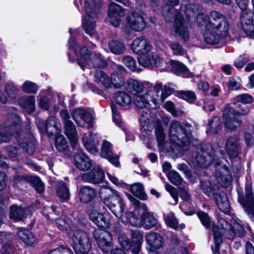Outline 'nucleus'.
Returning <instances> with one entry per match:
<instances>
[{
	"mask_svg": "<svg viewBox=\"0 0 254 254\" xmlns=\"http://www.w3.org/2000/svg\"><path fill=\"white\" fill-rule=\"evenodd\" d=\"M215 178L217 182L223 187H228L232 182L231 170L225 164L216 162Z\"/></svg>",
	"mask_w": 254,
	"mask_h": 254,
	"instance_id": "17",
	"label": "nucleus"
},
{
	"mask_svg": "<svg viewBox=\"0 0 254 254\" xmlns=\"http://www.w3.org/2000/svg\"><path fill=\"white\" fill-rule=\"evenodd\" d=\"M169 134L171 141L183 150L187 149L190 143V132L183 129L177 121H174L171 124Z\"/></svg>",
	"mask_w": 254,
	"mask_h": 254,
	"instance_id": "11",
	"label": "nucleus"
},
{
	"mask_svg": "<svg viewBox=\"0 0 254 254\" xmlns=\"http://www.w3.org/2000/svg\"><path fill=\"white\" fill-rule=\"evenodd\" d=\"M130 235L132 241L134 243L141 244L143 242V233L138 229L131 230Z\"/></svg>",
	"mask_w": 254,
	"mask_h": 254,
	"instance_id": "57",
	"label": "nucleus"
},
{
	"mask_svg": "<svg viewBox=\"0 0 254 254\" xmlns=\"http://www.w3.org/2000/svg\"><path fill=\"white\" fill-rule=\"evenodd\" d=\"M17 252V246L11 243H5L0 251L1 254H16Z\"/></svg>",
	"mask_w": 254,
	"mask_h": 254,
	"instance_id": "54",
	"label": "nucleus"
},
{
	"mask_svg": "<svg viewBox=\"0 0 254 254\" xmlns=\"http://www.w3.org/2000/svg\"><path fill=\"white\" fill-rule=\"evenodd\" d=\"M118 217L122 218V221L125 223H128L132 226L136 227H141L142 225V217H141L138 214H135L132 212H128L126 213L125 216Z\"/></svg>",
	"mask_w": 254,
	"mask_h": 254,
	"instance_id": "34",
	"label": "nucleus"
},
{
	"mask_svg": "<svg viewBox=\"0 0 254 254\" xmlns=\"http://www.w3.org/2000/svg\"><path fill=\"white\" fill-rule=\"evenodd\" d=\"M197 215L200 220L202 224L206 228H209L211 226V221L208 214L203 211H199Z\"/></svg>",
	"mask_w": 254,
	"mask_h": 254,
	"instance_id": "56",
	"label": "nucleus"
},
{
	"mask_svg": "<svg viewBox=\"0 0 254 254\" xmlns=\"http://www.w3.org/2000/svg\"><path fill=\"white\" fill-rule=\"evenodd\" d=\"M110 88L113 85L116 88L122 87L125 82L124 78L116 72H113L110 78Z\"/></svg>",
	"mask_w": 254,
	"mask_h": 254,
	"instance_id": "46",
	"label": "nucleus"
},
{
	"mask_svg": "<svg viewBox=\"0 0 254 254\" xmlns=\"http://www.w3.org/2000/svg\"><path fill=\"white\" fill-rule=\"evenodd\" d=\"M196 22L198 27L204 28V39L208 44H216L229 35V22L223 14L217 11L210 12L208 16L203 13L198 14Z\"/></svg>",
	"mask_w": 254,
	"mask_h": 254,
	"instance_id": "1",
	"label": "nucleus"
},
{
	"mask_svg": "<svg viewBox=\"0 0 254 254\" xmlns=\"http://www.w3.org/2000/svg\"><path fill=\"white\" fill-rule=\"evenodd\" d=\"M104 178V172L99 165L94 167L91 171L84 173L81 176V179L83 181L93 184L102 183Z\"/></svg>",
	"mask_w": 254,
	"mask_h": 254,
	"instance_id": "23",
	"label": "nucleus"
},
{
	"mask_svg": "<svg viewBox=\"0 0 254 254\" xmlns=\"http://www.w3.org/2000/svg\"><path fill=\"white\" fill-rule=\"evenodd\" d=\"M152 46L145 38L140 36L134 39L131 44V49L135 54L143 55L150 52Z\"/></svg>",
	"mask_w": 254,
	"mask_h": 254,
	"instance_id": "22",
	"label": "nucleus"
},
{
	"mask_svg": "<svg viewBox=\"0 0 254 254\" xmlns=\"http://www.w3.org/2000/svg\"><path fill=\"white\" fill-rule=\"evenodd\" d=\"M49 254H73L72 251L67 248L59 247L51 250Z\"/></svg>",
	"mask_w": 254,
	"mask_h": 254,
	"instance_id": "64",
	"label": "nucleus"
},
{
	"mask_svg": "<svg viewBox=\"0 0 254 254\" xmlns=\"http://www.w3.org/2000/svg\"><path fill=\"white\" fill-rule=\"evenodd\" d=\"M138 61L140 65L149 69L161 67L164 62L157 54L151 51L140 56Z\"/></svg>",
	"mask_w": 254,
	"mask_h": 254,
	"instance_id": "18",
	"label": "nucleus"
},
{
	"mask_svg": "<svg viewBox=\"0 0 254 254\" xmlns=\"http://www.w3.org/2000/svg\"><path fill=\"white\" fill-rule=\"evenodd\" d=\"M172 70L177 75L191 77L193 75L190 73L187 67L182 63L179 61H174L172 63Z\"/></svg>",
	"mask_w": 254,
	"mask_h": 254,
	"instance_id": "40",
	"label": "nucleus"
},
{
	"mask_svg": "<svg viewBox=\"0 0 254 254\" xmlns=\"http://www.w3.org/2000/svg\"><path fill=\"white\" fill-rule=\"evenodd\" d=\"M78 195L80 201L86 203L92 200L96 195V191L92 188L85 186L80 189Z\"/></svg>",
	"mask_w": 254,
	"mask_h": 254,
	"instance_id": "33",
	"label": "nucleus"
},
{
	"mask_svg": "<svg viewBox=\"0 0 254 254\" xmlns=\"http://www.w3.org/2000/svg\"><path fill=\"white\" fill-rule=\"evenodd\" d=\"M4 90L7 96L0 88V102L6 104L8 102L7 96L10 99H15L19 91L18 87L13 82H9L5 84Z\"/></svg>",
	"mask_w": 254,
	"mask_h": 254,
	"instance_id": "24",
	"label": "nucleus"
},
{
	"mask_svg": "<svg viewBox=\"0 0 254 254\" xmlns=\"http://www.w3.org/2000/svg\"><path fill=\"white\" fill-rule=\"evenodd\" d=\"M126 14V9L120 4L111 2L108 6V16L111 24L114 27H118L122 21V18Z\"/></svg>",
	"mask_w": 254,
	"mask_h": 254,
	"instance_id": "19",
	"label": "nucleus"
},
{
	"mask_svg": "<svg viewBox=\"0 0 254 254\" xmlns=\"http://www.w3.org/2000/svg\"><path fill=\"white\" fill-rule=\"evenodd\" d=\"M31 181L33 187L39 192H42L44 190V186L41 180L38 177H33Z\"/></svg>",
	"mask_w": 254,
	"mask_h": 254,
	"instance_id": "63",
	"label": "nucleus"
},
{
	"mask_svg": "<svg viewBox=\"0 0 254 254\" xmlns=\"http://www.w3.org/2000/svg\"><path fill=\"white\" fill-rule=\"evenodd\" d=\"M225 148L230 157H236L238 155L240 149L238 136L234 135L228 137L225 142Z\"/></svg>",
	"mask_w": 254,
	"mask_h": 254,
	"instance_id": "27",
	"label": "nucleus"
},
{
	"mask_svg": "<svg viewBox=\"0 0 254 254\" xmlns=\"http://www.w3.org/2000/svg\"><path fill=\"white\" fill-rule=\"evenodd\" d=\"M116 102L120 106H127L132 103L131 97L126 92L118 91L115 94Z\"/></svg>",
	"mask_w": 254,
	"mask_h": 254,
	"instance_id": "41",
	"label": "nucleus"
},
{
	"mask_svg": "<svg viewBox=\"0 0 254 254\" xmlns=\"http://www.w3.org/2000/svg\"><path fill=\"white\" fill-rule=\"evenodd\" d=\"M93 236L102 251L108 254L113 248L112 238L111 234L101 229H96Z\"/></svg>",
	"mask_w": 254,
	"mask_h": 254,
	"instance_id": "15",
	"label": "nucleus"
},
{
	"mask_svg": "<svg viewBox=\"0 0 254 254\" xmlns=\"http://www.w3.org/2000/svg\"><path fill=\"white\" fill-rule=\"evenodd\" d=\"M164 220L166 224L169 227L175 230L178 229V220L173 212H170L167 214H164Z\"/></svg>",
	"mask_w": 254,
	"mask_h": 254,
	"instance_id": "50",
	"label": "nucleus"
},
{
	"mask_svg": "<svg viewBox=\"0 0 254 254\" xmlns=\"http://www.w3.org/2000/svg\"><path fill=\"white\" fill-rule=\"evenodd\" d=\"M72 117L78 126L85 128L91 127L93 117L86 110L81 108L76 109L73 111Z\"/></svg>",
	"mask_w": 254,
	"mask_h": 254,
	"instance_id": "20",
	"label": "nucleus"
},
{
	"mask_svg": "<svg viewBox=\"0 0 254 254\" xmlns=\"http://www.w3.org/2000/svg\"><path fill=\"white\" fill-rule=\"evenodd\" d=\"M82 142L86 150L91 153L95 154L98 151L99 141L96 133L89 132L84 134L82 137Z\"/></svg>",
	"mask_w": 254,
	"mask_h": 254,
	"instance_id": "28",
	"label": "nucleus"
},
{
	"mask_svg": "<svg viewBox=\"0 0 254 254\" xmlns=\"http://www.w3.org/2000/svg\"><path fill=\"white\" fill-rule=\"evenodd\" d=\"M55 146L60 151H64L67 148V140L63 135L57 136L55 139Z\"/></svg>",
	"mask_w": 254,
	"mask_h": 254,
	"instance_id": "53",
	"label": "nucleus"
},
{
	"mask_svg": "<svg viewBox=\"0 0 254 254\" xmlns=\"http://www.w3.org/2000/svg\"><path fill=\"white\" fill-rule=\"evenodd\" d=\"M101 155L102 157L108 160L114 165L116 166L119 165V156L113 154L112 144L108 141L104 140L103 142Z\"/></svg>",
	"mask_w": 254,
	"mask_h": 254,
	"instance_id": "25",
	"label": "nucleus"
},
{
	"mask_svg": "<svg viewBox=\"0 0 254 254\" xmlns=\"http://www.w3.org/2000/svg\"><path fill=\"white\" fill-rule=\"evenodd\" d=\"M235 100L237 102L244 104L252 103L254 101V99L252 96L248 94H242L237 95L235 97Z\"/></svg>",
	"mask_w": 254,
	"mask_h": 254,
	"instance_id": "59",
	"label": "nucleus"
},
{
	"mask_svg": "<svg viewBox=\"0 0 254 254\" xmlns=\"http://www.w3.org/2000/svg\"><path fill=\"white\" fill-rule=\"evenodd\" d=\"M83 14L82 25L85 32L91 36L95 33V17L99 9L102 5V1L94 4L93 0H79Z\"/></svg>",
	"mask_w": 254,
	"mask_h": 254,
	"instance_id": "7",
	"label": "nucleus"
},
{
	"mask_svg": "<svg viewBox=\"0 0 254 254\" xmlns=\"http://www.w3.org/2000/svg\"><path fill=\"white\" fill-rule=\"evenodd\" d=\"M155 131L158 145L159 146H163L164 144L165 136L164 133L163 127L159 121H157L156 122Z\"/></svg>",
	"mask_w": 254,
	"mask_h": 254,
	"instance_id": "47",
	"label": "nucleus"
},
{
	"mask_svg": "<svg viewBox=\"0 0 254 254\" xmlns=\"http://www.w3.org/2000/svg\"><path fill=\"white\" fill-rule=\"evenodd\" d=\"M225 127L231 130H234L241 125V121L235 115V112L232 108H227L223 112Z\"/></svg>",
	"mask_w": 254,
	"mask_h": 254,
	"instance_id": "21",
	"label": "nucleus"
},
{
	"mask_svg": "<svg viewBox=\"0 0 254 254\" xmlns=\"http://www.w3.org/2000/svg\"><path fill=\"white\" fill-rule=\"evenodd\" d=\"M73 248L76 254H88L91 244L88 235L84 231L76 230L72 237Z\"/></svg>",
	"mask_w": 254,
	"mask_h": 254,
	"instance_id": "13",
	"label": "nucleus"
},
{
	"mask_svg": "<svg viewBox=\"0 0 254 254\" xmlns=\"http://www.w3.org/2000/svg\"><path fill=\"white\" fill-rule=\"evenodd\" d=\"M57 119L54 117H51L47 119V122L45 124L41 122L37 124L39 131L43 134L48 132V129L51 127H53L56 130H59V127L57 123Z\"/></svg>",
	"mask_w": 254,
	"mask_h": 254,
	"instance_id": "36",
	"label": "nucleus"
},
{
	"mask_svg": "<svg viewBox=\"0 0 254 254\" xmlns=\"http://www.w3.org/2000/svg\"><path fill=\"white\" fill-rule=\"evenodd\" d=\"M129 190L134 195L139 199H145L146 198V195L142 183H135L130 185Z\"/></svg>",
	"mask_w": 254,
	"mask_h": 254,
	"instance_id": "44",
	"label": "nucleus"
},
{
	"mask_svg": "<svg viewBox=\"0 0 254 254\" xmlns=\"http://www.w3.org/2000/svg\"><path fill=\"white\" fill-rule=\"evenodd\" d=\"M237 5L242 10L241 21L243 29L247 34L254 33V13L247 9L248 0H236Z\"/></svg>",
	"mask_w": 254,
	"mask_h": 254,
	"instance_id": "12",
	"label": "nucleus"
},
{
	"mask_svg": "<svg viewBox=\"0 0 254 254\" xmlns=\"http://www.w3.org/2000/svg\"><path fill=\"white\" fill-rule=\"evenodd\" d=\"M163 84L156 83L152 89L148 90L144 94H137L134 96L133 102L138 108L145 109V111H149L150 109L159 108L166 98L171 94L167 93L166 87L162 90Z\"/></svg>",
	"mask_w": 254,
	"mask_h": 254,
	"instance_id": "4",
	"label": "nucleus"
},
{
	"mask_svg": "<svg viewBox=\"0 0 254 254\" xmlns=\"http://www.w3.org/2000/svg\"><path fill=\"white\" fill-rule=\"evenodd\" d=\"M69 32L71 36L68 42V48L70 50L68 56L71 60V53L76 56L77 63L81 68L84 70L86 68L91 67H104L106 66L107 63L101 54L97 51L90 52L85 47H77L73 35L77 32V29H69Z\"/></svg>",
	"mask_w": 254,
	"mask_h": 254,
	"instance_id": "2",
	"label": "nucleus"
},
{
	"mask_svg": "<svg viewBox=\"0 0 254 254\" xmlns=\"http://www.w3.org/2000/svg\"><path fill=\"white\" fill-rule=\"evenodd\" d=\"M224 152L220 149L218 144L212 146L210 144L203 145L197 149V154L192 160V163L201 167H207L211 163L215 161L219 155H223Z\"/></svg>",
	"mask_w": 254,
	"mask_h": 254,
	"instance_id": "9",
	"label": "nucleus"
},
{
	"mask_svg": "<svg viewBox=\"0 0 254 254\" xmlns=\"http://www.w3.org/2000/svg\"><path fill=\"white\" fill-rule=\"evenodd\" d=\"M118 240L121 247L126 250H129L131 248V244L129 239L124 233L119 234Z\"/></svg>",
	"mask_w": 254,
	"mask_h": 254,
	"instance_id": "58",
	"label": "nucleus"
},
{
	"mask_svg": "<svg viewBox=\"0 0 254 254\" xmlns=\"http://www.w3.org/2000/svg\"><path fill=\"white\" fill-rule=\"evenodd\" d=\"M169 47L174 55L186 56L188 58L187 54V51L183 48L182 46L179 42L177 41L171 42L169 44Z\"/></svg>",
	"mask_w": 254,
	"mask_h": 254,
	"instance_id": "51",
	"label": "nucleus"
},
{
	"mask_svg": "<svg viewBox=\"0 0 254 254\" xmlns=\"http://www.w3.org/2000/svg\"><path fill=\"white\" fill-rule=\"evenodd\" d=\"M145 238L152 251L162 248L164 245L163 237L157 233L151 232L146 235Z\"/></svg>",
	"mask_w": 254,
	"mask_h": 254,
	"instance_id": "29",
	"label": "nucleus"
},
{
	"mask_svg": "<svg viewBox=\"0 0 254 254\" xmlns=\"http://www.w3.org/2000/svg\"><path fill=\"white\" fill-rule=\"evenodd\" d=\"M108 47L110 51L116 55L122 54L125 51L124 44L118 40L110 41L108 43Z\"/></svg>",
	"mask_w": 254,
	"mask_h": 254,
	"instance_id": "43",
	"label": "nucleus"
},
{
	"mask_svg": "<svg viewBox=\"0 0 254 254\" xmlns=\"http://www.w3.org/2000/svg\"><path fill=\"white\" fill-rule=\"evenodd\" d=\"M17 235L19 238L26 245L33 246L37 242V239L35 235L26 229L18 228Z\"/></svg>",
	"mask_w": 254,
	"mask_h": 254,
	"instance_id": "31",
	"label": "nucleus"
},
{
	"mask_svg": "<svg viewBox=\"0 0 254 254\" xmlns=\"http://www.w3.org/2000/svg\"><path fill=\"white\" fill-rule=\"evenodd\" d=\"M64 126V133L70 141L71 145L73 146L78 141L77 130L72 122H69Z\"/></svg>",
	"mask_w": 254,
	"mask_h": 254,
	"instance_id": "39",
	"label": "nucleus"
},
{
	"mask_svg": "<svg viewBox=\"0 0 254 254\" xmlns=\"http://www.w3.org/2000/svg\"><path fill=\"white\" fill-rule=\"evenodd\" d=\"M179 3V0H168L163 6L162 15L167 22H171L174 19V30L175 34L184 41L189 39V32L186 22L183 15L174 8Z\"/></svg>",
	"mask_w": 254,
	"mask_h": 254,
	"instance_id": "6",
	"label": "nucleus"
},
{
	"mask_svg": "<svg viewBox=\"0 0 254 254\" xmlns=\"http://www.w3.org/2000/svg\"><path fill=\"white\" fill-rule=\"evenodd\" d=\"M240 220L233 219L231 224L228 223L224 219L220 218L217 223L213 225V231L214 242L216 244V248L222 242V236L228 239H233L236 235L238 237H243L246 231L243 226L240 223Z\"/></svg>",
	"mask_w": 254,
	"mask_h": 254,
	"instance_id": "5",
	"label": "nucleus"
},
{
	"mask_svg": "<svg viewBox=\"0 0 254 254\" xmlns=\"http://www.w3.org/2000/svg\"><path fill=\"white\" fill-rule=\"evenodd\" d=\"M22 90L28 93H35L38 90L37 85L33 82L26 81L23 84Z\"/></svg>",
	"mask_w": 254,
	"mask_h": 254,
	"instance_id": "55",
	"label": "nucleus"
},
{
	"mask_svg": "<svg viewBox=\"0 0 254 254\" xmlns=\"http://www.w3.org/2000/svg\"><path fill=\"white\" fill-rule=\"evenodd\" d=\"M99 196L103 202L117 217H121L124 211V203L119 192L105 186L99 189Z\"/></svg>",
	"mask_w": 254,
	"mask_h": 254,
	"instance_id": "8",
	"label": "nucleus"
},
{
	"mask_svg": "<svg viewBox=\"0 0 254 254\" xmlns=\"http://www.w3.org/2000/svg\"><path fill=\"white\" fill-rule=\"evenodd\" d=\"M30 214L31 211L29 208H23L16 205L10 207V218L14 221L21 220Z\"/></svg>",
	"mask_w": 254,
	"mask_h": 254,
	"instance_id": "32",
	"label": "nucleus"
},
{
	"mask_svg": "<svg viewBox=\"0 0 254 254\" xmlns=\"http://www.w3.org/2000/svg\"><path fill=\"white\" fill-rule=\"evenodd\" d=\"M57 193L58 197L62 200H67L69 197V189L66 185L63 182L59 183Z\"/></svg>",
	"mask_w": 254,
	"mask_h": 254,
	"instance_id": "48",
	"label": "nucleus"
},
{
	"mask_svg": "<svg viewBox=\"0 0 254 254\" xmlns=\"http://www.w3.org/2000/svg\"><path fill=\"white\" fill-rule=\"evenodd\" d=\"M250 60L249 56L246 54L240 56L235 62L234 65L238 68H242Z\"/></svg>",
	"mask_w": 254,
	"mask_h": 254,
	"instance_id": "62",
	"label": "nucleus"
},
{
	"mask_svg": "<svg viewBox=\"0 0 254 254\" xmlns=\"http://www.w3.org/2000/svg\"><path fill=\"white\" fill-rule=\"evenodd\" d=\"M150 112L143 111L141 113L140 121L141 129L145 131H150L153 128V125L149 118Z\"/></svg>",
	"mask_w": 254,
	"mask_h": 254,
	"instance_id": "45",
	"label": "nucleus"
},
{
	"mask_svg": "<svg viewBox=\"0 0 254 254\" xmlns=\"http://www.w3.org/2000/svg\"><path fill=\"white\" fill-rule=\"evenodd\" d=\"M245 190V196L239 197L238 201L242 205L249 217L254 221V196L251 185H247Z\"/></svg>",
	"mask_w": 254,
	"mask_h": 254,
	"instance_id": "16",
	"label": "nucleus"
},
{
	"mask_svg": "<svg viewBox=\"0 0 254 254\" xmlns=\"http://www.w3.org/2000/svg\"><path fill=\"white\" fill-rule=\"evenodd\" d=\"M146 22L140 13L132 11L128 12L126 18V25L124 31L127 32L128 29L136 32L143 31L146 27Z\"/></svg>",
	"mask_w": 254,
	"mask_h": 254,
	"instance_id": "14",
	"label": "nucleus"
},
{
	"mask_svg": "<svg viewBox=\"0 0 254 254\" xmlns=\"http://www.w3.org/2000/svg\"><path fill=\"white\" fill-rule=\"evenodd\" d=\"M111 108L113 121L117 126H118L119 127L123 129V125H122L120 113L117 110V107L115 105H112Z\"/></svg>",
	"mask_w": 254,
	"mask_h": 254,
	"instance_id": "61",
	"label": "nucleus"
},
{
	"mask_svg": "<svg viewBox=\"0 0 254 254\" xmlns=\"http://www.w3.org/2000/svg\"><path fill=\"white\" fill-rule=\"evenodd\" d=\"M144 88V84L137 80L131 79L127 82V89L134 96L141 94Z\"/></svg>",
	"mask_w": 254,
	"mask_h": 254,
	"instance_id": "35",
	"label": "nucleus"
},
{
	"mask_svg": "<svg viewBox=\"0 0 254 254\" xmlns=\"http://www.w3.org/2000/svg\"><path fill=\"white\" fill-rule=\"evenodd\" d=\"M19 104L24 108L28 113L33 112L35 110V98L33 96H27L22 98L19 101Z\"/></svg>",
	"mask_w": 254,
	"mask_h": 254,
	"instance_id": "42",
	"label": "nucleus"
},
{
	"mask_svg": "<svg viewBox=\"0 0 254 254\" xmlns=\"http://www.w3.org/2000/svg\"><path fill=\"white\" fill-rule=\"evenodd\" d=\"M123 62L131 71L139 72L141 69L137 67L136 62L134 58L129 56L123 58Z\"/></svg>",
	"mask_w": 254,
	"mask_h": 254,
	"instance_id": "52",
	"label": "nucleus"
},
{
	"mask_svg": "<svg viewBox=\"0 0 254 254\" xmlns=\"http://www.w3.org/2000/svg\"><path fill=\"white\" fill-rule=\"evenodd\" d=\"M200 188L207 195L213 197L220 211L225 213L230 212L231 207L228 197L217 185L212 184L209 181H205L201 182Z\"/></svg>",
	"mask_w": 254,
	"mask_h": 254,
	"instance_id": "10",
	"label": "nucleus"
},
{
	"mask_svg": "<svg viewBox=\"0 0 254 254\" xmlns=\"http://www.w3.org/2000/svg\"><path fill=\"white\" fill-rule=\"evenodd\" d=\"M96 210H92L89 214L90 220L98 227L107 228L109 227L110 221L108 218Z\"/></svg>",
	"mask_w": 254,
	"mask_h": 254,
	"instance_id": "26",
	"label": "nucleus"
},
{
	"mask_svg": "<svg viewBox=\"0 0 254 254\" xmlns=\"http://www.w3.org/2000/svg\"><path fill=\"white\" fill-rule=\"evenodd\" d=\"M94 81L98 85L107 88H110V81L109 76L103 71L97 70L94 75Z\"/></svg>",
	"mask_w": 254,
	"mask_h": 254,
	"instance_id": "38",
	"label": "nucleus"
},
{
	"mask_svg": "<svg viewBox=\"0 0 254 254\" xmlns=\"http://www.w3.org/2000/svg\"><path fill=\"white\" fill-rule=\"evenodd\" d=\"M142 226L146 230L150 229L155 227H158L159 224L157 219L151 213H145L142 216Z\"/></svg>",
	"mask_w": 254,
	"mask_h": 254,
	"instance_id": "37",
	"label": "nucleus"
},
{
	"mask_svg": "<svg viewBox=\"0 0 254 254\" xmlns=\"http://www.w3.org/2000/svg\"><path fill=\"white\" fill-rule=\"evenodd\" d=\"M75 165L82 171L89 170L92 166V163L88 157L84 153L79 152L74 156Z\"/></svg>",
	"mask_w": 254,
	"mask_h": 254,
	"instance_id": "30",
	"label": "nucleus"
},
{
	"mask_svg": "<svg viewBox=\"0 0 254 254\" xmlns=\"http://www.w3.org/2000/svg\"><path fill=\"white\" fill-rule=\"evenodd\" d=\"M20 122L19 117L15 114H12L8 116L5 125L2 127L0 126V142H6L11 139L14 135L8 132L16 128ZM14 137L18 144L26 152L30 154H32L34 152V139L31 134L16 131Z\"/></svg>",
	"mask_w": 254,
	"mask_h": 254,
	"instance_id": "3",
	"label": "nucleus"
},
{
	"mask_svg": "<svg viewBox=\"0 0 254 254\" xmlns=\"http://www.w3.org/2000/svg\"><path fill=\"white\" fill-rule=\"evenodd\" d=\"M208 125L209 132L214 134L218 133L222 128L220 120L218 117H214L212 120H209Z\"/></svg>",
	"mask_w": 254,
	"mask_h": 254,
	"instance_id": "49",
	"label": "nucleus"
},
{
	"mask_svg": "<svg viewBox=\"0 0 254 254\" xmlns=\"http://www.w3.org/2000/svg\"><path fill=\"white\" fill-rule=\"evenodd\" d=\"M169 181L175 185H180L182 182V178L176 171H171L168 174Z\"/></svg>",
	"mask_w": 254,
	"mask_h": 254,
	"instance_id": "60",
	"label": "nucleus"
}]
</instances>
